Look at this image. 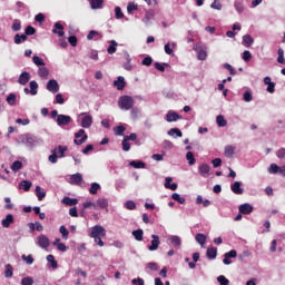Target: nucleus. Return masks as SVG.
<instances>
[{"label": "nucleus", "instance_id": "1", "mask_svg": "<svg viewBox=\"0 0 285 285\" xmlns=\"http://www.w3.org/2000/svg\"><path fill=\"white\" fill-rule=\"evenodd\" d=\"M118 106L120 110H131V108L135 106V99L130 96H121L118 99Z\"/></svg>", "mask_w": 285, "mask_h": 285}, {"label": "nucleus", "instance_id": "2", "mask_svg": "<svg viewBox=\"0 0 285 285\" xmlns=\"http://www.w3.org/2000/svg\"><path fill=\"white\" fill-rule=\"evenodd\" d=\"M75 138L73 144H76V146H81V144L88 141V134H86V130L79 129L78 132L75 134Z\"/></svg>", "mask_w": 285, "mask_h": 285}, {"label": "nucleus", "instance_id": "3", "mask_svg": "<svg viewBox=\"0 0 285 285\" xmlns=\"http://www.w3.org/2000/svg\"><path fill=\"white\" fill-rule=\"evenodd\" d=\"M90 237H106V228L101 225H96L91 228Z\"/></svg>", "mask_w": 285, "mask_h": 285}, {"label": "nucleus", "instance_id": "4", "mask_svg": "<svg viewBox=\"0 0 285 285\" xmlns=\"http://www.w3.org/2000/svg\"><path fill=\"white\" fill-rule=\"evenodd\" d=\"M235 257H237V250L232 249L224 254L223 263L225 264V266H230V264H233L230 259H235Z\"/></svg>", "mask_w": 285, "mask_h": 285}, {"label": "nucleus", "instance_id": "5", "mask_svg": "<svg viewBox=\"0 0 285 285\" xmlns=\"http://www.w3.org/2000/svg\"><path fill=\"white\" fill-rule=\"evenodd\" d=\"M37 244L40 246V248H48L50 246V238L42 234L38 236Z\"/></svg>", "mask_w": 285, "mask_h": 285}, {"label": "nucleus", "instance_id": "6", "mask_svg": "<svg viewBox=\"0 0 285 285\" xmlns=\"http://www.w3.org/2000/svg\"><path fill=\"white\" fill-rule=\"evenodd\" d=\"M198 173L202 177H210V165L208 164L199 165Z\"/></svg>", "mask_w": 285, "mask_h": 285}, {"label": "nucleus", "instance_id": "7", "mask_svg": "<svg viewBox=\"0 0 285 285\" xmlns=\"http://www.w3.org/2000/svg\"><path fill=\"white\" fill-rule=\"evenodd\" d=\"M70 121H72V118L70 116H66V115H58L57 118V125L58 126H68L70 124Z\"/></svg>", "mask_w": 285, "mask_h": 285}, {"label": "nucleus", "instance_id": "8", "mask_svg": "<svg viewBox=\"0 0 285 285\" xmlns=\"http://www.w3.org/2000/svg\"><path fill=\"white\" fill-rule=\"evenodd\" d=\"M238 210L240 215H250L253 213V205L245 203L239 205Z\"/></svg>", "mask_w": 285, "mask_h": 285}, {"label": "nucleus", "instance_id": "9", "mask_svg": "<svg viewBox=\"0 0 285 285\" xmlns=\"http://www.w3.org/2000/svg\"><path fill=\"white\" fill-rule=\"evenodd\" d=\"M47 90H49V92H59V82H57V80L51 79L47 82Z\"/></svg>", "mask_w": 285, "mask_h": 285}, {"label": "nucleus", "instance_id": "10", "mask_svg": "<svg viewBox=\"0 0 285 285\" xmlns=\"http://www.w3.org/2000/svg\"><path fill=\"white\" fill-rule=\"evenodd\" d=\"M230 190L234 195H244V188H242V183L235 181L230 185Z\"/></svg>", "mask_w": 285, "mask_h": 285}, {"label": "nucleus", "instance_id": "11", "mask_svg": "<svg viewBox=\"0 0 285 285\" xmlns=\"http://www.w3.org/2000/svg\"><path fill=\"white\" fill-rule=\"evenodd\" d=\"M159 244H161V242L159 240V237L153 234L151 244L148 246V250H157V248H159Z\"/></svg>", "mask_w": 285, "mask_h": 285}, {"label": "nucleus", "instance_id": "12", "mask_svg": "<svg viewBox=\"0 0 285 285\" xmlns=\"http://www.w3.org/2000/svg\"><path fill=\"white\" fill-rule=\"evenodd\" d=\"M29 81H30V72L28 71H23L18 78V83H20V86H27Z\"/></svg>", "mask_w": 285, "mask_h": 285}, {"label": "nucleus", "instance_id": "13", "mask_svg": "<svg viewBox=\"0 0 285 285\" xmlns=\"http://www.w3.org/2000/svg\"><path fill=\"white\" fill-rule=\"evenodd\" d=\"M14 224V216L12 214H8L6 218L1 220L2 228H10V225Z\"/></svg>", "mask_w": 285, "mask_h": 285}, {"label": "nucleus", "instance_id": "14", "mask_svg": "<svg viewBox=\"0 0 285 285\" xmlns=\"http://www.w3.org/2000/svg\"><path fill=\"white\" fill-rule=\"evenodd\" d=\"M178 119H181V116H179V114L175 111H168L166 115V121H168V124H173V121H178Z\"/></svg>", "mask_w": 285, "mask_h": 285}, {"label": "nucleus", "instance_id": "15", "mask_svg": "<svg viewBox=\"0 0 285 285\" xmlns=\"http://www.w3.org/2000/svg\"><path fill=\"white\" fill-rule=\"evenodd\" d=\"M114 86L117 90H124V88H126V79L122 76H119L117 80L114 81Z\"/></svg>", "mask_w": 285, "mask_h": 285}, {"label": "nucleus", "instance_id": "16", "mask_svg": "<svg viewBox=\"0 0 285 285\" xmlns=\"http://www.w3.org/2000/svg\"><path fill=\"white\" fill-rule=\"evenodd\" d=\"M80 126L81 128H90V126H92V116L86 115L82 117Z\"/></svg>", "mask_w": 285, "mask_h": 285}, {"label": "nucleus", "instance_id": "17", "mask_svg": "<svg viewBox=\"0 0 285 285\" xmlns=\"http://www.w3.org/2000/svg\"><path fill=\"white\" fill-rule=\"evenodd\" d=\"M52 32L53 35H58V37H63V35H66V32H63V24L56 22Z\"/></svg>", "mask_w": 285, "mask_h": 285}, {"label": "nucleus", "instance_id": "18", "mask_svg": "<svg viewBox=\"0 0 285 285\" xmlns=\"http://www.w3.org/2000/svg\"><path fill=\"white\" fill-rule=\"evenodd\" d=\"M235 150L236 148L234 146L227 145L224 151L225 157H227V159H233V156L235 155Z\"/></svg>", "mask_w": 285, "mask_h": 285}, {"label": "nucleus", "instance_id": "19", "mask_svg": "<svg viewBox=\"0 0 285 285\" xmlns=\"http://www.w3.org/2000/svg\"><path fill=\"white\" fill-rule=\"evenodd\" d=\"M81 181H83V177L81 176V174L77 173L71 175L70 184H75L76 186H79Z\"/></svg>", "mask_w": 285, "mask_h": 285}, {"label": "nucleus", "instance_id": "20", "mask_svg": "<svg viewBox=\"0 0 285 285\" xmlns=\"http://www.w3.org/2000/svg\"><path fill=\"white\" fill-rule=\"evenodd\" d=\"M253 43H255V39H253V36L250 35L243 36V46H245V48H250Z\"/></svg>", "mask_w": 285, "mask_h": 285}, {"label": "nucleus", "instance_id": "21", "mask_svg": "<svg viewBox=\"0 0 285 285\" xmlns=\"http://www.w3.org/2000/svg\"><path fill=\"white\" fill-rule=\"evenodd\" d=\"M206 257L208 259H217V247H208L206 250Z\"/></svg>", "mask_w": 285, "mask_h": 285}, {"label": "nucleus", "instance_id": "22", "mask_svg": "<svg viewBox=\"0 0 285 285\" xmlns=\"http://www.w3.org/2000/svg\"><path fill=\"white\" fill-rule=\"evenodd\" d=\"M61 203L65 204V206H77V204H79V200L77 198H70L66 196L65 198H62Z\"/></svg>", "mask_w": 285, "mask_h": 285}, {"label": "nucleus", "instance_id": "23", "mask_svg": "<svg viewBox=\"0 0 285 285\" xmlns=\"http://www.w3.org/2000/svg\"><path fill=\"white\" fill-rule=\"evenodd\" d=\"M13 41L17 46L28 41V36L26 33L19 35L17 33L13 38Z\"/></svg>", "mask_w": 285, "mask_h": 285}, {"label": "nucleus", "instance_id": "24", "mask_svg": "<svg viewBox=\"0 0 285 285\" xmlns=\"http://www.w3.org/2000/svg\"><path fill=\"white\" fill-rule=\"evenodd\" d=\"M216 124L219 128H226V126H228V120L224 118L223 115H218L216 117Z\"/></svg>", "mask_w": 285, "mask_h": 285}, {"label": "nucleus", "instance_id": "25", "mask_svg": "<svg viewBox=\"0 0 285 285\" xmlns=\"http://www.w3.org/2000/svg\"><path fill=\"white\" fill-rule=\"evenodd\" d=\"M19 188L21 190H24V193H28L30 188H32V183L29 180H21L19 184Z\"/></svg>", "mask_w": 285, "mask_h": 285}, {"label": "nucleus", "instance_id": "26", "mask_svg": "<svg viewBox=\"0 0 285 285\" xmlns=\"http://www.w3.org/2000/svg\"><path fill=\"white\" fill-rule=\"evenodd\" d=\"M38 75L39 77H41V79H48V75H50V70L42 66L38 69Z\"/></svg>", "mask_w": 285, "mask_h": 285}, {"label": "nucleus", "instance_id": "27", "mask_svg": "<svg viewBox=\"0 0 285 285\" xmlns=\"http://www.w3.org/2000/svg\"><path fill=\"white\" fill-rule=\"evenodd\" d=\"M68 151V147L67 146H61L59 145L57 147V156L61 159L63 157H66V153Z\"/></svg>", "mask_w": 285, "mask_h": 285}, {"label": "nucleus", "instance_id": "28", "mask_svg": "<svg viewBox=\"0 0 285 285\" xmlns=\"http://www.w3.org/2000/svg\"><path fill=\"white\" fill-rule=\"evenodd\" d=\"M136 242H144V229H136L132 232Z\"/></svg>", "mask_w": 285, "mask_h": 285}, {"label": "nucleus", "instance_id": "29", "mask_svg": "<svg viewBox=\"0 0 285 285\" xmlns=\"http://www.w3.org/2000/svg\"><path fill=\"white\" fill-rule=\"evenodd\" d=\"M36 195L38 197V202H43V198L46 197V190L41 189L40 186L36 187Z\"/></svg>", "mask_w": 285, "mask_h": 285}, {"label": "nucleus", "instance_id": "30", "mask_svg": "<svg viewBox=\"0 0 285 285\" xmlns=\"http://www.w3.org/2000/svg\"><path fill=\"white\" fill-rule=\"evenodd\" d=\"M129 166H131L132 168H146V163L141 161V160H132L129 163Z\"/></svg>", "mask_w": 285, "mask_h": 285}, {"label": "nucleus", "instance_id": "31", "mask_svg": "<svg viewBox=\"0 0 285 285\" xmlns=\"http://www.w3.org/2000/svg\"><path fill=\"white\" fill-rule=\"evenodd\" d=\"M90 6L92 10H99L104 6V0H90Z\"/></svg>", "mask_w": 285, "mask_h": 285}, {"label": "nucleus", "instance_id": "32", "mask_svg": "<svg viewBox=\"0 0 285 285\" xmlns=\"http://www.w3.org/2000/svg\"><path fill=\"white\" fill-rule=\"evenodd\" d=\"M21 168H23V163H21L20 160H16L13 161V164L11 165V170L13 173H19V170H21Z\"/></svg>", "mask_w": 285, "mask_h": 285}, {"label": "nucleus", "instance_id": "33", "mask_svg": "<svg viewBox=\"0 0 285 285\" xmlns=\"http://www.w3.org/2000/svg\"><path fill=\"white\" fill-rule=\"evenodd\" d=\"M167 135H169V137H175V135L177 137H184V134L181 132V130L179 128H171Z\"/></svg>", "mask_w": 285, "mask_h": 285}, {"label": "nucleus", "instance_id": "34", "mask_svg": "<svg viewBox=\"0 0 285 285\" xmlns=\"http://www.w3.org/2000/svg\"><path fill=\"white\" fill-rule=\"evenodd\" d=\"M186 159H187L189 166H195V164H196V161H197V160L195 159V155L193 154V151H187V154H186Z\"/></svg>", "mask_w": 285, "mask_h": 285}, {"label": "nucleus", "instance_id": "35", "mask_svg": "<svg viewBox=\"0 0 285 285\" xmlns=\"http://www.w3.org/2000/svg\"><path fill=\"white\" fill-rule=\"evenodd\" d=\"M7 104H9V106H16L17 105V95L14 94H9L7 96Z\"/></svg>", "mask_w": 285, "mask_h": 285}, {"label": "nucleus", "instance_id": "36", "mask_svg": "<svg viewBox=\"0 0 285 285\" xmlns=\"http://www.w3.org/2000/svg\"><path fill=\"white\" fill-rule=\"evenodd\" d=\"M107 52L108 55H115V52H117V41H110V46L108 47Z\"/></svg>", "mask_w": 285, "mask_h": 285}, {"label": "nucleus", "instance_id": "37", "mask_svg": "<svg viewBox=\"0 0 285 285\" xmlns=\"http://www.w3.org/2000/svg\"><path fill=\"white\" fill-rule=\"evenodd\" d=\"M50 164H57V159H59V156L57 155V148L51 150V155L48 157Z\"/></svg>", "mask_w": 285, "mask_h": 285}, {"label": "nucleus", "instance_id": "38", "mask_svg": "<svg viewBox=\"0 0 285 285\" xmlns=\"http://www.w3.org/2000/svg\"><path fill=\"white\" fill-rule=\"evenodd\" d=\"M99 188H101V185H99L98 183H92L89 188L90 195H97V193L99 191Z\"/></svg>", "mask_w": 285, "mask_h": 285}, {"label": "nucleus", "instance_id": "39", "mask_svg": "<svg viewBox=\"0 0 285 285\" xmlns=\"http://www.w3.org/2000/svg\"><path fill=\"white\" fill-rule=\"evenodd\" d=\"M207 58H208V52H206V50L200 49V50L197 52V59H198L199 61H206Z\"/></svg>", "mask_w": 285, "mask_h": 285}, {"label": "nucleus", "instance_id": "40", "mask_svg": "<svg viewBox=\"0 0 285 285\" xmlns=\"http://www.w3.org/2000/svg\"><path fill=\"white\" fill-rule=\"evenodd\" d=\"M114 132H115V135H117L118 137H122V135H124V132H126V127H124V126H116L115 128H114Z\"/></svg>", "mask_w": 285, "mask_h": 285}, {"label": "nucleus", "instance_id": "41", "mask_svg": "<svg viewBox=\"0 0 285 285\" xmlns=\"http://www.w3.org/2000/svg\"><path fill=\"white\" fill-rule=\"evenodd\" d=\"M195 239L197 243L200 244V246H204V244H206V235H204L202 233L196 234Z\"/></svg>", "mask_w": 285, "mask_h": 285}, {"label": "nucleus", "instance_id": "42", "mask_svg": "<svg viewBox=\"0 0 285 285\" xmlns=\"http://www.w3.org/2000/svg\"><path fill=\"white\" fill-rule=\"evenodd\" d=\"M13 271H14V268L12 267V265L7 264V265H6V271H4V276H6L7 278L12 277Z\"/></svg>", "mask_w": 285, "mask_h": 285}, {"label": "nucleus", "instance_id": "43", "mask_svg": "<svg viewBox=\"0 0 285 285\" xmlns=\"http://www.w3.org/2000/svg\"><path fill=\"white\" fill-rule=\"evenodd\" d=\"M30 87V95H37V88H39V83H37V81H30L29 83Z\"/></svg>", "mask_w": 285, "mask_h": 285}, {"label": "nucleus", "instance_id": "44", "mask_svg": "<svg viewBox=\"0 0 285 285\" xmlns=\"http://www.w3.org/2000/svg\"><path fill=\"white\" fill-rule=\"evenodd\" d=\"M32 61H33L35 66H38V67L46 66V62L39 56H33Z\"/></svg>", "mask_w": 285, "mask_h": 285}, {"label": "nucleus", "instance_id": "45", "mask_svg": "<svg viewBox=\"0 0 285 285\" xmlns=\"http://www.w3.org/2000/svg\"><path fill=\"white\" fill-rule=\"evenodd\" d=\"M171 199H174V202H178V204H186V198L181 197L177 193L171 195Z\"/></svg>", "mask_w": 285, "mask_h": 285}, {"label": "nucleus", "instance_id": "46", "mask_svg": "<svg viewBox=\"0 0 285 285\" xmlns=\"http://www.w3.org/2000/svg\"><path fill=\"white\" fill-rule=\"evenodd\" d=\"M24 35L27 37H32V35H37V29H35V27L32 26H28L26 29H24Z\"/></svg>", "mask_w": 285, "mask_h": 285}, {"label": "nucleus", "instance_id": "47", "mask_svg": "<svg viewBox=\"0 0 285 285\" xmlns=\"http://www.w3.org/2000/svg\"><path fill=\"white\" fill-rule=\"evenodd\" d=\"M11 30H13V32H19V30H21V20H13Z\"/></svg>", "mask_w": 285, "mask_h": 285}, {"label": "nucleus", "instance_id": "48", "mask_svg": "<svg viewBox=\"0 0 285 285\" xmlns=\"http://www.w3.org/2000/svg\"><path fill=\"white\" fill-rule=\"evenodd\" d=\"M59 233L62 235V239H68V236L70 235V232L66 228V226H60Z\"/></svg>", "mask_w": 285, "mask_h": 285}, {"label": "nucleus", "instance_id": "49", "mask_svg": "<svg viewBox=\"0 0 285 285\" xmlns=\"http://www.w3.org/2000/svg\"><path fill=\"white\" fill-rule=\"evenodd\" d=\"M22 261L26 262V264H28L29 266H31V264H35V258L32 257V255H28L26 256L24 254L21 256Z\"/></svg>", "mask_w": 285, "mask_h": 285}, {"label": "nucleus", "instance_id": "50", "mask_svg": "<svg viewBox=\"0 0 285 285\" xmlns=\"http://www.w3.org/2000/svg\"><path fill=\"white\" fill-rule=\"evenodd\" d=\"M22 144H26V146H32V144H35V138L30 136H24L22 138Z\"/></svg>", "mask_w": 285, "mask_h": 285}, {"label": "nucleus", "instance_id": "51", "mask_svg": "<svg viewBox=\"0 0 285 285\" xmlns=\"http://www.w3.org/2000/svg\"><path fill=\"white\" fill-rule=\"evenodd\" d=\"M47 262H49V264H51V267L57 268L58 263L55 259V256L52 254L47 256Z\"/></svg>", "mask_w": 285, "mask_h": 285}, {"label": "nucleus", "instance_id": "52", "mask_svg": "<svg viewBox=\"0 0 285 285\" xmlns=\"http://www.w3.org/2000/svg\"><path fill=\"white\" fill-rule=\"evenodd\" d=\"M170 242L173 246H181V238L179 236H171Z\"/></svg>", "mask_w": 285, "mask_h": 285}, {"label": "nucleus", "instance_id": "53", "mask_svg": "<svg viewBox=\"0 0 285 285\" xmlns=\"http://www.w3.org/2000/svg\"><path fill=\"white\" fill-rule=\"evenodd\" d=\"M125 207L127 208V210H135L137 208V204H135V202L132 200H127L125 203Z\"/></svg>", "mask_w": 285, "mask_h": 285}, {"label": "nucleus", "instance_id": "54", "mask_svg": "<svg viewBox=\"0 0 285 285\" xmlns=\"http://www.w3.org/2000/svg\"><path fill=\"white\" fill-rule=\"evenodd\" d=\"M139 7L137 4H135V2H129L127 6V12L128 14H131L132 11L138 10Z\"/></svg>", "mask_w": 285, "mask_h": 285}, {"label": "nucleus", "instance_id": "55", "mask_svg": "<svg viewBox=\"0 0 285 285\" xmlns=\"http://www.w3.org/2000/svg\"><path fill=\"white\" fill-rule=\"evenodd\" d=\"M217 282L219 283V285H228L230 284V281H228V278H226V276L220 275L217 277Z\"/></svg>", "mask_w": 285, "mask_h": 285}, {"label": "nucleus", "instance_id": "56", "mask_svg": "<svg viewBox=\"0 0 285 285\" xmlns=\"http://www.w3.org/2000/svg\"><path fill=\"white\" fill-rule=\"evenodd\" d=\"M97 206H99V208H108V200L105 198H99L97 200Z\"/></svg>", "mask_w": 285, "mask_h": 285}, {"label": "nucleus", "instance_id": "57", "mask_svg": "<svg viewBox=\"0 0 285 285\" xmlns=\"http://www.w3.org/2000/svg\"><path fill=\"white\" fill-rule=\"evenodd\" d=\"M35 284V279L30 276H27L21 279V285H32Z\"/></svg>", "mask_w": 285, "mask_h": 285}, {"label": "nucleus", "instance_id": "58", "mask_svg": "<svg viewBox=\"0 0 285 285\" xmlns=\"http://www.w3.org/2000/svg\"><path fill=\"white\" fill-rule=\"evenodd\" d=\"M115 17L116 19H124V12L121 11V7L115 8Z\"/></svg>", "mask_w": 285, "mask_h": 285}, {"label": "nucleus", "instance_id": "59", "mask_svg": "<svg viewBox=\"0 0 285 285\" xmlns=\"http://www.w3.org/2000/svg\"><path fill=\"white\" fill-rule=\"evenodd\" d=\"M250 59H253V55L250 53V51H248V50H245L244 52H243V61H250Z\"/></svg>", "mask_w": 285, "mask_h": 285}, {"label": "nucleus", "instance_id": "60", "mask_svg": "<svg viewBox=\"0 0 285 285\" xmlns=\"http://www.w3.org/2000/svg\"><path fill=\"white\" fill-rule=\"evenodd\" d=\"M68 41L70 46H72V48H77V41H78L77 36H69Z\"/></svg>", "mask_w": 285, "mask_h": 285}, {"label": "nucleus", "instance_id": "61", "mask_svg": "<svg viewBox=\"0 0 285 285\" xmlns=\"http://www.w3.org/2000/svg\"><path fill=\"white\" fill-rule=\"evenodd\" d=\"M243 99L247 102L253 101V94L250 91H245L243 95Z\"/></svg>", "mask_w": 285, "mask_h": 285}, {"label": "nucleus", "instance_id": "62", "mask_svg": "<svg viewBox=\"0 0 285 285\" xmlns=\"http://www.w3.org/2000/svg\"><path fill=\"white\" fill-rule=\"evenodd\" d=\"M210 8H213L214 10H222V2H219V0H214Z\"/></svg>", "mask_w": 285, "mask_h": 285}, {"label": "nucleus", "instance_id": "63", "mask_svg": "<svg viewBox=\"0 0 285 285\" xmlns=\"http://www.w3.org/2000/svg\"><path fill=\"white\" fill-rule=\"evenodd\" d=\"M142 66H153V58L151 57H145L141 61Z\"/></svg>", "mask_w": 285, "mask_h": 285}, {"label": "nucleus", "instance_id": "64", "mask_svg": "<svg viewBox=\"0 0 285 285\" xmlns=\"http://www.w3.org/2000/svg\"><path fill=\"white\" fill-rule=\"evenodd\" d=\"M122 150H124L125 153H128V150H130V142H128V140L125 139V138H124V140H122Z\"/></svg>", "mask_w": 285, "mask_h": 285}]
</instances>
